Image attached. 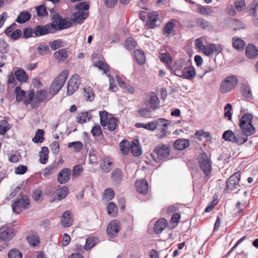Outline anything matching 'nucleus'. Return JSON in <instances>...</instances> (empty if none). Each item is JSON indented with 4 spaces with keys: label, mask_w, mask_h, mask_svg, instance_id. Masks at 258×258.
Returning <instances> with one entry per match:
<instances>
[{
    "label": "nucleus",
    "mask_w": 258,
    "mask_h": 258,
    "mask_svg": "<svg viewBox=\"0 0 258 258\" xmlns=\"http://www.w3.org/2000/svg\"><path fill=\"white\" fill-rule=\"evenodd\" d=\"M31 14L27 11H22L18 16L16 22L19 24H23L30 20Z\"/></svg>",
    "instance_id": "a878e982"
},
{
    "label": "nucleus",
    "mask_w": 258,
    "mask_h": 258,
    "mask_svg": "<svg viewBox=\"0 0 258 258\" xmlns=\"http://www.w3.org/2000/svg\"><path fill=\"white\" fill-rule=\"evenodd\" d=\"M30 200L26 196L23 195L21 198L12 204V209L14 212L20 214L24 209L28 208Z\"/></svg>",
    "instance_id": "6e6552de"
},
{
    "label": "nucleus",
    "mask_w": 258,
    "mask_h": 258,
    "mask_svg": "<svg viewBox=\"0 0 258 258\" xmlns=\"http://www.w3.org/2000/svg\"><path fill=\"white\" fill-rule=\"evenodd\" d=\"M195 23L197 26L203 29H208L210 27L209 22L203 18H200L196 19L195 20Z\"/></svg>",
    "instance_id": "58836bf2"
},
{
    "label": "nucleus",
    "mask_w": 258,
    "mask_h": 258,
    "mask_svg": "<svg viewBox=\"0 0 258 258\" xmlns=\"http://www.w3.org/2000/svg\"><path fill=\"white\" fill-rule=\"evenodd\" d=\"M167 225V221L165 218H161L154 225V231L155 233H161Z\"/></svg>",
    "instance_id": "b1692460"
},
{
    "label": "nucleus",
    "mask_w": 258,
    "mask_h": 258,
    "mask_svg": "<svg viewBox=\"0 0 258 258\" xmlns=\"http://www.w3.org/2000/svg\"><path fill=\"white\" fill-rule=\"evenodd\" d=\"M71 170L70 168H64L58 173L57 177V181L60 184H64L68 182L71 178Z\"/></svg>",
    "instance_id": "f8f14e48"
},
{
    "label": "nucleus",
    "mask_w": 258,
    "mask_h": 258,
    "mask_svg": "<svg viewBox=\"0 0 258 258\" xmlns=\"http://www.w3.org/2000/svg\"><path fill=\"white\" fill-rule=\"evenodd\" d=\"M14 235V229L8 226L5 225L0 229V238L3 240H10Z\"/></svg>",
    "instance_id": "ddd939ff"
},
{
    "label": "nucleus",
    "mask_w": 258,
    "mask_h": 258,
    "mask_svg": "<svg viewBox=\"0 0 258 258\" xmlns=\"http://www.w3.org/2000/svg\"><path fill=\"white\" fill-rule=\"evenodd\" d=\"M245 45V42L241 39L237 37L233 38L232 45L235 49L239 51L242 50Z\"/></svg>",
    "instance_id": "c85d7f7f"
},
{
    "label": "nucleus",
    "mask_w": 258,
    "mask_h": 258,
    "mask_svg": "<svg viewBox=\"0 0 258 258\" xmlns=\"http://www.w3.org/2000/svg\"><path fill=\"white\" fill-rule=\"evenodd\" d=\"M242 94L244 97L247 99L252 98V96L251 91V89L249 86L246 84L243 85Z\"/></svg>",
    "instance_id": "864d4df0"
},
{
    "label": "nucleus",
    "mask_w": 258,
    "mask_h": 258,
    "mask_svg": "<svg viewBox=\"0 0 258 258\" xmlns=\"http://www.w3.org/2000/svg\"><path fill=\"white\" fill-rule=\"evenodd\" d=\"M15 76L16 79L21 83L26 82L28 79V75L26 74L25 71L22 69H20L15 71Z\"/></svg>",
    "instance_id": "bb28decb"
},
{
    "label": "nucleus",
    "mask_w": 258,
    "mask_h": 258,
    "mask_svg": "<svg viewBox=\"0 0 258 258\" xmlns=\"http://www.w3.org/2000/svg\"><path fill=\"white\" fill-rule=\"evenodd\" d=\"M57 30L56 25L49 23L46 25H38L34 28V36H40L48 34L54 33Z\"/></svg>",
    "instance_id": "0eeeda50"
},
{
    "label": "nucleus",
    "mask_w": 258,
    "mask_h": 258,
    "mask_svg": "<svg viewBox=\"0 0 258 258\" xmlns=\"http://www.w3.org/2000/svg\"><path fill=\"white\" fill-rule=\"evenodd\" d=\"M222 138L226 141L232 142L239 145H242L247 141V137L241 133L238 134L235 132L234 133L231 130L225 131L222 135Z\"/></svg>",
    "instance_id": "7ed1b4c3"
},
{
    "label": "nucleus",
    "mask_w": 258,
    "mask_h": 258,
    "mask_svg": "<svg viewBox=\"0 0 258 258\" xmlns=\"http://www.w3.org/2000/svg\"><path fill=\"white\" fill-rule=\"evenodd\" d=\"M10 125L5 120L0 121V135H5L10 130Z\"/></svg>",
    "instance_id": "de8ad7c7"
},
{
    "label": "nucleus",
    "mask_w": 258,
    "mask_h": 258,
    "mask_svg": "<svg viewBox=\"0 0 258 258\" xmlns=\"http://www.w3.org/2000/svg\"><path fill=\"white\" fill-rule=\"evenodd\" d=\"M238 82V79L235 75L226 77L221 83L220 92L222 94L229 92L236 86Z\"/></svg>",
    "instance_id": "20e7f679"
},
{
    "label": "nucleus",
    "mask_w": 258,
    "mask_h": 258,
    "mask_svg": "<svg viewBox=\"0 0 258 258\" xmlns=\"http://www.w3.org/2000/svg\"><path fill=\"white\" fill-rule=\"evenodd\" d=\"M196 76L195 68L192 66L184 67L183 69L182 78L188 80H192Z\"/></svg>",
    "instance_id": "4be33fe9"
},
{
    "label": "nucleus",
    "mask_w": 258,
    "mask_h": 258,
    "mask_svg": "<svg viewBox=\"0 0 258 258\" xmlns=\"http://www.w3.org/2000/svg\"><path fill=\"white\" fill-rule=\"evenodd\" d=\"M15 92L16 94V99L17 102H20L24 99L26 93L24 91L21 89L20 87L17 86L15 88Z\"/></svg>",
    "instance_id": "ea45409f"
},
{
    "label": "nucleus",
    "mask_w": 258,
    "mask_h": 258,
    "mask_svg": "<svg viewBox=\"0 0 258 258\" xmlns=\"http://www.w3.org/2000/svg\"><path fill=\"white\" fill-rule=\"evenodd\" d=\"M198 12L201 14L206 16H213L214 11L209 6H203L199 5L198 7Z\"/></svg>",
    "instance_id": "2f4dec72"
},
{
    "label": "nucleus",
    "mask_w": 258,
    "mask_h": 258,
    "mask_svg": "<svg viewBox=\"0 0 258 258\" xmlns=\"http://www.w3.org/2000/svg\"><path fill=\"white\" fill-rule=\"evenodd\" d=\"M235 8L238 11H241L246 7L245 2L244 0H236L235 2Z\"/></svg>",
    "instance_id": "774afa93"
},
{
    "label": "nucleus",
    "mask_w": 258,
    "mask_h": 258,
    "mask_svg": "<svg viewBox=\"0 0 258 258\" xmlns=\"http://www.w3.org/2000/svg\"><path fill=\"white\" fill-rule=\"evenodd\" d=\"M136 187L139 192L145 195L148 191L149 185L146 180L142 179L136 182Z\"/></svg>",
    "instance_id": "a211bd4d"
},
{
    "label": "nucleus",
    "mask_w": 258,
    "mask_h": 258,
    "mask_svg": "<svg viewBox=\"0 0 258 258\" xmlns=\"http://www.w3.org/2000/svg\"><path fill=\"white\" fill-rule=\"evenodd\" d=\"M175 19H172L170 21L167 23L164 27V30L167 34H170L172 33L175 25Z\"/></svg>",
    "instance_id": "3c124183"
},
{
    "label": "nucleus",
    "mask_w": 258,
    "mask_h": 258,
    "mask_svg": "<svg viewBox=\"0 0 258 258\" xmlns=\"http://www.w3.org/2000/svg\"><path fill=\"white\" fill-rule=\"evenodd\" d=\"M100 124L103 126H106L108 121V113L105 110L99 111Z\"/></svg>",
    "instance_id": "37998d69"
},
{
    "label": "nucleus",
    "mask_w": 258,
    "mask_h": 258,
    "mask_svg": "<svg viewBox=\"0 0 258 258\" xmlns=\"http://www.w3.org/2000/svg\"><path fill=\"white\" fill-rule=\"evenodd\" d=\"M68 192L69 188L66 186L57 189L55 192L56 199L58 200L63 199L68 195Z\"/></svg>",
    "instance_id": "7c9ffc66"
},
{
    "label": "nucleus",
    "mask_w": 258,
    "mask_h": 258,
    "mask_svg": "<svg viewBox=\"0 0 258 258\" xmlns=\"http://www.w3.org/2000/svg\"><path fill=\"white\" fill-rule=\"evenodd\" d=\"M68 50L66 48L59 49L54 53L55 59L58 62L64 61L68 57Z\"/></svg>",
    "instance_id": "393cba45"
},
{
    "label": "nucleus",
    "mask_w": 258,
    "mask_h": 258,
    "mask_svg": "<svg viewBox=\"0 0 258 258\" xmlns=\"http://www.w3.org/2000/svg\"><path fill=\"white\" fill-rule=\"evenodd\" d=\"M135 57L137 62L140 64H143L145 62V54L142 50L138 49L134 51Z\"/></svg>",
    "instance_id": "c9c22d12"
},
{
    "label": "nucleus",
    "mask_w": 258,
    "mask_h": 258,
    "mask_svg": "<svg viewBox=\"0 0 258 258\" xmlns=\"http://www.w3.org/2000/svg\"><path fill=\"white\" fill-rule=\"evenodd\" d=\"M165 121H167V120L163 118H159L157 120L146 123L145 124L144 128L148 130L154 131L157 128L159 123H163Z\"/></svg>",
    "instance_id": "c756f323"
},
{
    "label": "nucleus",
    "mask_w": 258,
    "mask_h": 258,
    "mask_svg": "<svg viewBox=\"0 0 258 258\" xmlns=\"http://www.w3.org/2000/svg\"><path fill=\"white\" fill-rule=\"evenodd\" d=\"M252 118V115L247 113L243 115L239 121V126L242 132L241 133L247 137L256 132L255 127L251 124Z\"/></svg>",
    "instance_id": "f257e3e1"
},
{
    "label": "nucleus",
    "mask_w": 258,
    "mask_h": 258,
    "mask_svg": "<svg viewBox=\"0 0 258 258\" xmlns=\"http://www.w3.org/2000/svg\"><path fill=\"white\" fill-rule=\"evenodd\" d=\"M214 47H215V45L211 44L204 46L202 50L205 54L209 56L213 54V49H214Z\"/></svg>",
    "instance_id": "69168bd1"
},
{
    "label": "nucleus",
    "mask_w": 258,
    "mask_h": 258,
    "mask_svg": "<svg viewBox=\"0 0 258 258\" xmlns=\"http://www.w3.org/2000/svg\"><path fill=\"white\" fill-rule=\"evenodd\" d=\"M28 243L33 246L38 245L40 242V238L38 236L32 235L27 238Z\"/></svg>",
    "instance_id": "5fc2aeb1"
},
{
    "label": "nucleus",
    "mask_w": 258,
    "mask_h": 258,
    "mask_svg": "<svg viewBox=\"0 0 258 258\" xmlns=\"http://www.w3.org/2000/svg\"><path fill=\"white\" fill-rule=\"evenodd\" d=\"M48 93L46 90H40L38 91L34 98V102L37 104H39L40 103L47 101L50 99L47 98Z\"/></svg>",
    "instance_id": "aec40b11"
},
{
    "label": "nucleus",
    "mask_w": 258,
    "mask_h": 258,
    "mask_svg": "<svg viewBox=\"0 0 258 258\" xmlns=\"http://www.w3.org/2000/svg\"><path fill=\"white\" fill-rule=\"evenodd\" d=\"M198 159L200 169L205 176H209L212 171V161L210 158L206 153L203 152L199 154Z\"/></svg>",
    "instance_id": "39448f33"
},
{
    "label": "nucleus",
    "mask_w": 258,
    "mask_h": 258,
    "mask_svg": "<svg viewBox=\"0 0 258 258\" xmlns=\"http://www.w3.org/2000/svg\"><path fill=\"white\" fill-rule=\"evenodd\" d=\"M84 96L87 101H92L94 99V94L92 89L90 87H85Z\"/></svg>",
    "instance_id": "79ce46f5"
},
{
    "label": "nucleus",
    "mask_w": 258,
    "mask_h": 258,
    "mask_svg": "<svg viewBox=\"0 0 258 258\" xmlns=\"http://www.w3.org/2000/svg\"><path fill=\"white\" fill-rule=\"evenodd\" d=\"M83 171V168L81 165H77L73 168L72 171L73 176L78 177L80 176Z\"/></svg>",
    "instance_id": "e2e57ef3"
},
{
    "label": "nucleus",
    "mask_w": 258,
    "mask_h": 258,
    "mask_svg": "<svg viewBox=\"0 0 258 258\" xmlns=\"http://www.w3.org/2000/svg\"><path fill=\"white\" fill-rule=\"evenodd\" d=\"M118 119L116 117H111L109 118L107 124L108 130L110 131H114L118 125Z\"/></svg>",
    "instance_id": "c03bdc74"
},
{
    "label": "nucleus",
    "mask_w": 258,
    "mask_h": 258,
    "mask_svg": "<svg viewBox=\"0 0 258 258\" xmlns=\"http://www.w3.org/2000/svg\"><path fill=\"white\" fill-rule=\"evenodd\" d=\"M87 13L83 11H78L75 13L71 18L73 23H82L83 21L87 17Z\"/></svg>",
    "instance_id": "412c9836"
},
{
    "label": "nucleus",
    "mask_w": 258,
    "mask_h": 258,
    "mask_svg": "<svg viewBox=\"0 0 258 258\" xmlns=\"http://www.w3.org/2000/svg\"><path fill=\"white\" fill-rule=\"evenodd\" d=\"M130 149L131 153L135 156H138L142 154L141 147L138 145L137 141L132 142Z\"/></svg>",
    "instance_id": "f704fd0d"
},
{
    "label": "nucleus",
    "mask_w": 258,
    "mask_h": 258,
    "mask_svg": "<svg viewBox=\"0 0 258 258\" xmlns=\"http://www.w3.org/2000/svg\"><path fill=\"white\" fill-rule=\"evenodd\" d=\"M94 66L98 68L100 70L103 72V74L107 75V72L109 71V66L107 63L102 60H99L94 63Z\"/></svg>",
    "instance_id": "473e14b6"
},
{
    "label": "nucleus",
    "mask_w": 258,
    "mask_h": 258,
    "mask_svg": "<svg viewBox=\"0 0 258 258\" xmlns=\"http://www.w3.org/2000/svg\"><path fill=\"white\" fill-rule=\"evenodd\" d=\"M69 75L68 70H63L52 83L49 92L53 96L56 95L65 83Z\"/></svg>",
    "instance_id": "f03ea898"
},
{
    "label": "nucleus",
    "mask_w": 258,
    "mask_h": 258,
    "mask_svg": "<svg viewBox=\"0 0 258 258\" xmlns=\"http://www.w3.org/2000/svg\"><path fill=\"white\" fill-rule=\"evenodd\" d=\"M91 133L94 137L100 136L102 134V130L100 125L98 123H96L93 126L91 131Z\"/></svg>",
    "instance_id": "4d7b16f0"
},
{
    "label": "nucleus",
    "mask_w": 258,
    "mask_h": 258,
    "mask_svg": "<svg viewBox=\"0 0 258 258\" xmlns=\"http://www.w3.org/2000/svg\"><path fill=\"white\" fill-rule=\"evenodd\" d=\"M113 162L109 157H104L101 160L100 167L105 172H109L112 169Z\"/></svg>",
    "instance_id": "6ab92c4d"
},
{
    "label": "nucleus",
    "mask_w": 258,
    "mask_h": 258,
    "mask_svg": "<svg viewBox=\"0 0 258 258\" xmlns=\"http://www.w3.org/2000/svg\"><path fill=\"white\" fill-rule=\"evenodd\" d=\"M123 173L122 171L119 168H115L111 173V179L113 183L116 185L120 184L123 179Z\"/></svg>",
    "instance_id": "f3484780"
},
{
    "label": "nucleus",
    "mask_w": 258,
    "mask_h": 258,
    "mask_svg": "<svg viewBox=\"0 0 258 258\" xmlns=\"http://www.w3.org/2000/svg\"><path fill=\"white\" fill-rule=\"evenodd\" d=\"M138 115L144 118H150L151 111L149 109L144 108L138 111Z\"/></svg>",
    "instance_id": "6e6d98bb"
},
{
    "label": "nucleus",
    "mask_w": 258,
    "mask_h": 258,
    "mask_svg": "<svg viewBox=\"0 0 258 258\" xmlns=\"http://www.w3.org/2000/svg\"><path fill=\"white\" fill-rule=\"evenodd\" d=\"M50 148L54 154H58L59 152V145L56 141L52 142L50 145Z\"/></svg>",
    "instance_id": "338daca9"
},
{
    "label": "nucleus",
    "mask_w": 258,
    "mask_h": 258,
    "mask_svg": "<svg viewBox=\"0 0 258 258\" xmlns=\"http://www.w3.org/2000/svg\"><path fill=\"white\" fill-rule=\"evenodd\" d=\"M96 239L94 237H90L86 239V243L84 245V248L86 250H88L95 246L96 244Z\"/></svg>",
    "instance_id": "09e8293b"
},
{
    "label": "nucleus",
    "mask_w": 258,
    "mask_h": 258,
    "mask_svg": "<svg viewBox=\"0 0 258 258\" xmlns=\"http://www.w3.org/2000/svg\"><path fill=\"white\" fill-rule=\"evenodd\" d=\"M37 14L39 17H43L48 15L44 5H40L36 7Z\"/></svg>",
    "instance_id": "052dcab7"
},
{
    "label": "nucleus",
    "mask_w": 258,
    "mask_h": 258,
    "mask_svg": "<svg viewBox=\"0 0 258 258\" xmlns=\"http://www.w3.org/2000/svg\"><path fill=\"white\" fill-rule=\"evenodd\" d=\"M81 83L80 78L78 74L74 75L69 80L68 83L67 94L68 95H72L79 88Z\"/></svg>",
    "instance_id": "9d476101"
},
{
    "label": "nucleus",
    "mask_w": 258,
    "mask_h": 258,
    "mask_svg": "<svg viewBox=\"0 0 258 258\" xmlns=\"http://www.w3.org/2000/svg\"><path fill=\"white\" fill-rule=\"evenodd\" d=\"M120 151L124 155L127 154L130 151V143L126 140L122 141L119 144Z\"/></svg>",
    "instance_id": "49530a36"
},
{
    "label": "nucleus",
    "mask_w": 258,
    "mask_h": 258,
    "mask_svg": "<svg viewBox=\"0 0 258 258\" xmlns=\"http://www.w3.org/2000/svg\"><path fill=\"white\" fill-rule=\"evenodd\" d=\"M136 42L132 37H129L125 41V47L127 49H132L136 46Z\"/></svg>",
    "instance_id": "bf43d9fd"
},
{
    "label": "nucleus",
    "mask_w": 258,
    "mask_h": 258,
    "mask_svg": "<svg viewBox=\"0 0 258 258\" xmlns=\"http://www.w3.org/2000/svg\"><path fill=\"white\" fill-rule=\"evenodd\" d=\"M120 230L119 222L117 220L111 221L107 227V234L110 238H114L118 235Z\"/></svg>",
    "instance_id": "9b49d317"
},
{
    "label": "nucleus",
    "mask_w": 258,
    "mask_h": 258,
    "mask_svg": "<svg viewBox=\"0 0 258 258\" xmlns=\"http://www.w3.org/2000/svg\"><path fill=\"white\" fill-rule=\"evenodd\" d=\"M34 35V28H25L23 29V37L28 38Z\"/></svg>",
    "instance_id": "680f3d73"
},
{
    "label": "nucleus",
    "mask_w": 258,
    "mask_h": 258,
    "mask_svg": "<svg viewBox=\"0 0 258 258\" xmlns=\"http://www.w3.org/2000/svg\"><path fill=\"white\" fill-rule=\"evenodd\" d=\"M55 168V165L54 164H51L46 167L43 170V175L44 177H47L48 176L50 175L54 171Z\"/></svg>",
    "instance_id": "0e129e2a"
},
{
    "label": "nucleus",
    "mask_w": 258,
    "mask_h": 258,
    "mask_svg": "<svg viewBox=\"0 0 258 258\" xmlns=\"http://www.w3.org/2000/svg\"><path fill=\"white\" fill-rule=\"evenodd\" d=\"M73 223V219L72 213L70 211H66L64 212L60 218V224L63 227H69Z\"/></svg>",
    "instance_id": "4468645a"
},
{
    "label": "nucleus",
    "mask_w": 258,
    "mask_h": 258,
    "mask_svg": "<svg viewBox=\"0 0 258 258\" xmlns=\"http://www.w3.org/2000/svg\"><path fill=\"white\" fill-rule=\"evenodd\" d=\"M44 132L43 130L38 129L35 134L34 137L33 138L32 141L36 143H42L44 141V138L43 136L44 135Z\"/></svg>",
    "instance_id": "a18cd8bd"
},
{
    "label": "nucleus",
    "mask_w": 258,
    "mask_h": 258,
    "mask_svg": "<svg viewBox=\"0 0 258 258\" xmlns=\"http://www.w3.org/2000/svg\"><path fill=\"white\" fill-rule=\"evenodd\" d=\"M189 145V143L188 140L180 139L175 141L174 147L178 150H182L188 147Z\"/></svg>",
    "instance_id": "cd10ccee"
},
{
    "label": "nucleus",
    "mask_w": 258,
    "mask_h": 258,
    "mask_svg": "<svg viewBox=\"0 0 258 258\" xmlns=\"http://www.w3.org/2000/svg\"><path fill=\"white\" fill-rule=\"evenodd\" d=\"M9 47L8 43L3 39H0V51L2 52V55L0 56L2 59H5L6 56L4 53L8 52Z\"/></svg>",
    "instance_id": "4c0bfd02"
},
{
    "label": "nucleus",
    "mask_w": 258,
    "mask_h": 258,
    "mask_svg": "<svg viewBox=\"0 0 258 258\" xmlns=\"http://www.w3.org/2000/svg\"><path fill=\"white\" fill-rule=\"evenodd\" d=\"M69 148H73L74 151L76 152L80 151L83 148V144L80 142H73L68 144Z\"/></svg>",
    "instance_id": "8fccbe9b"
},
{
    "label": "nucleus",
    "mask_w": 258,
    "mask_h": 258,
    "mask_svg": "<svg viewBox=\"0 0 258 258\" xmlns=\"http://www.w3.org/2000/svg\"><path fill=\"white\" fill-rule=\"evenodd\" d=\"M159 19V15L156 12L150 13L147 16L146 26L149 29L154 28L156 26V22Z\"/></svg>",
    "instance_id": "dca6fc26"
},
{
    "label": "nucleus",
    "mask_w": 258,
    "mask_h": 258,
    "mask_svg": "<svg viewBox=\"0 0 258 258\" xmlns=\"http://www.w3.org/2000/svg\"><path fill=\"white\" fill-rule=\"evenodd\" d=\"M245 53L250 59L256 58L258 56V50L252 44H248L246 48Z\"/></svg>",
    "instance_id": "5701e85b"
},
{
    "label": "nucleus",
    "mask_w": 258,
    "mask_h": 258,
    "mask_svg": "<svg viewBox=\"0 0 258 258\" xmlns=\"http://www.w3.org/2000/svg\"><path fill=\"white\" fill-rule=\"evenodd\" d=\"M149 104L152 109L156 110L159 108V99L157 96L152 95L150 98Z\"/></svg>",
    "instance_id": "e433bc0d"
},
{
    "label": "nucleus",
    "mask_w": 258,
    "mask_h": 258,
    "mask_svg": "<svg viewBox=\"0 0 258 258\" xmlns=\"http://www.w3.org/2000/svg\"><path fill=\"white\" fill-rule=\"evenodd\" d=\"M49 150L46 147H43L40 153L39 161L41 164H45L48 161Z\"/></svg>",
    "instance_id": "72a5a7b5"
},
{
    "label": "nucleus",
    "mask_w": 258,
    "mask_h": 258,
    "mask_svg": "<svg viewBox=\"0 0 258 258\" xmlns=\"http://www.w3.org/2000/svg\"><path fill=\"white\" fill-rule=\"evenodd\" d=\"M117 209L116 206L113 202L109 203L107 207L108 214L110 215H115L117 213Z\"/></svg>",
    "instance_id": "13d9d810"
},
{
    "label": "nucleus",
    "mask_w": 258,
    "mask_h": 258,
    "mask_svg": "<svg viewBox=\"0 0 258 258\" xmlns=\"http://www.w3.org/2000/svg\"><path fill=\"white\" fill-rule=\"evenodd\" d=\"M169 154V147L167 145L161 144L157 146L154 150V153L150 155L154 160L157 161V159L162 160L167 159Z\"/></svg>",
    "instance_id": "423d86ee"
},
{
    "label": "nucleus",
    "mask_w": 258,
    "mask_h": 258,
    "mask_svg": "<svg viewBox=\"0 0 258 258\" xmlns=\"http://www.w3.org/2000/svg\"><path fill=\"white\" fill-rule=\"evenodd\" d=\"M8 255L9 258H22L21 252L17 248L11 249Z\"/></svg>",
    "instance_id": "603ef678"
},
{
    "label": "nucleus",
    "mask_w": 258,
    "mask_h": 258,
    "mask_svg": "<svg viewBox=\"0 0 258 258\" xmlns=\"http://www.w3.org/2000/svg\"><path fill=\"white\" fill-rule=\"evenodd\" d=\"M91 118V116L89 115V113L88 112L80 113L76 117L77 121L81 124L85 123L87 119H88V120H90Z\"/></svg>",
    "instance_id": "a19ab883"
},
{
    "label": "nucleus",
    "mask_w": 258,
    "mask_h": 258,
    "mask_svg": "<svg viewBox=\"0 0 258 258\" xmlns=\"http://www.w3.org/2000/svg\"><path fill=\"white\" fill-rule=\"evenodd\" d=\"M58 29L63 30L69 28L72 26L73 22L71 19L68 18H61L59 15L57 16L56 21Z\"/></svg>",
    "instance_id": "2eb2a0df"
},
{
    "label": "nucleus",
    "mask_w": 258,
    "mask_h": 258,
    "mask_svg": "<svg viewBox=\"0 0 258 258\" xmlns=\"http://www.w3.org/2000/svg\"><path fill=\"white\" fill-rule=\"evenodd\" d=\"M241 176L240 172H237L232 175L226 182V186L224 190L228 192V190H233L240 187L239 180Z\"/></svg>",
    "instance_id": "1a4fd4ad"
}]
</instances>
